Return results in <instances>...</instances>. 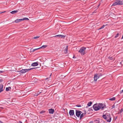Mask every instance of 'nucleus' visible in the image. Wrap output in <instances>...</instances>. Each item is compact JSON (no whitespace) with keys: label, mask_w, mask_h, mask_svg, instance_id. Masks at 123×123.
I'll use <instances>...</instances> for the list:
<instances>
[{"label":"nucleus","mask_w":123,"mask_h":123,"mask_svg":"<svg viewBox=\"0 0 123 123\" xmlns=\"http://www.w3.org/2000/svg\"><path fill=\"white\" fill-rule=\"evenodd\" d=\"M86 48L85 47H81L79 51L78 52L81 54V55H83L86 53L85 50Z\"/></svg>","instance_id":"nucleus-3"},{"label":"nucleus","mask_w":123,"mask_h":123,"mask_svg":"<svg viewBox=\"0 0 123 123\" xmlns=\"http://www.w3.org/2000/svg\"><path fill=\"white\" fill-rule=\"evenodd\" d=\"M93 107L94 110L97 111L100 109L102 110H104V108H106V106L102 103H99L98 104H94L93 105Z\"/></svg>","instance_id":"nucleus-1"},{"label":"nucleus","mask_w":123,"mask_h":123,"mask_svg":"<svg viewBox=\"0 0 123 123\" xmlns=\"http://www.w3.org/2000/svg\"><path fill=\"white\" fill-rule=\"evenodd\" d=\"M112 108H115V106L114 105H113L112 106Z\"/></svg>","instance_id":"nucleus-32"},{"label":"nucleus","mask_w":123,"mask_h":123,"mask_svg":"<svg viewBox=\"0 0 123 123\" xmlns=\"http://www.w3.org/2000/svg\"><path fill=\"white\" fill-rule=\"evenodd\" d=\"M22 21V19H16L15 21V22L16 23H18L20 22L21 21Z\"/></svg>","instance_id":"nucleus-13"},{"label":"nucleus","mask_w":123,"mask_h":123,"mask_svg":"<svg viewBox=\"0 0 123 123\" xmlns=\"http://www.w3.org/2000/svg\"><path fill=\"white\" fill-rule=\"evenodd\" d=\"M92 104V102H89L87 104V105L88 106H90Z\"/></svg>","instance_id":"nucleus-19"},{"label":"nucleus","mask_w":123,"mask_h":123,"mask_svg":"<svg viewBox=\"0 0 123 123\" xmlns=\"http://www.w3.org/2000/svg\"><path fill=\"white\" fill-rule=\"evenodd\" d=\"M115 97H113V98H110L109 99V100L111 101L114 100H115Z\"/></svg>","instance_id":"nucleus-20"},{"label":"nucleus","mask_w":123,"mask_h":123,"mask_svg":"<svg viewBox=\"0 0 123 123\" xmlns=\"http://www.w3.org/2000/svg\"><path fill=\"white\" fill-rule=\"evenodd\" d=\"M105 25H103L102 27H101L99 29V30H100L101 29H102L104 28V27H105Z\"/></svg>","instance_id":"nucleus-28"},{"label":"nucleus","mask_w":123,"mask_h":123,"mask_svg":"<svg viewBox=\"0 0 123 123\" xmlns=\"http://www.w3.org/2000/svg\"><path fill=\"white\" fill-rule=\"evenodd\" d=\"M86 111H85L83 113H82L81 115L80 116V118L81 119V118H82L84 116H85V115H86Z\"/></svg>","instance_id":"nucleus-12"},{"label":"nucleus","mask_w":123,"mask_h":123,"mask_svg":"<svg viewBox=\"0 0 123 123\" xmlns=\"http://www.w3.org/2000/svg\"><path fill=\"white\" fill-rule=\"evenodd\" d=\"M99 6H100V4H99V5H98V7Z\"/></svg>","instance_id":"nucleus-45"},{"label":"nucleus","mask_w":123,"mask_h":123,"mask_svg":"<svg viewBox=\"0 0 123 123\" xmlns=\"http://www.w3.org/2000/svg\"><path fill=\"white\" fill-rule=\"evenodd\" d=\"M39 49V48H38V49H34V50L33 51H35L36 50H37Z\"/></svg>","instance_id":"nucleus-33"},{"label":"nucleus","mask_w":123,"mask_h":123,"mask_svg":"<svg viewBox=\"0 0 123 123\" xmlns=\"http://www.w3.org/2000/svg\"><path fill=\"white\" fill-rule=\"evenodd\" d=\"M38 65V62H36L33 63L32 64L31 66H37Z\"/></svg>","instance_id":"nucleus-10"},{"label":"nucleus","mask_w":123,"mask_h":123,"mask_svg":"<svg viewBox=\"0 0 123 123\" xmlns=\"http://www.w3.org/2000/svg\"><path fill=\"white\" fill-rule=\"evenodd\" d=\"M93 123V122L92 121H91L89 123Z\"/></svg>","instance_id":"nucleus-35"},{"label":"nucleus","mask_w":123,"mask_h":123,"mask_svg":"<svg viewBox=\"0 0 123 123\" xmlns=\"http://www.w3.org/2000/svg\"><path fill=\"white\" fill-rule=\"evenodd\" d=\"M48 79V78H46L45 79V80H47Z\"/></svg>","instance_id":"nucleus-43"},{"label":"nucleus","mask_w":123,"mask_h":123,"mask_svg":"<svg viewBox=\"0 0 123 123\" xmlns=\"http://www.w3.org/2000/svg\"><path fill=\"white\" fill-rule=\"evenodd\" d=\"M58 35H56V36H54V37H58Z\"/></svg>","instance_id":"nucleus-31"},{"label":"nucleus","mask_w":123,"mask_h":123,"mask_svg":"<svg viewBox=\"0 0 123 123\" xmlns=\"http://www.w3.org/2000/svg\"><path fill=\"white\" fill-rule=\"evenodd\" d=\"M123 92V90H121V92H120V93H122Z\"/></svg>","instance_id":"nucleus-38"},{"label":"nucleus","mask_w":123,"mask_h":123,"mask_svg":"<svg viewBox=\"0 0 123 123\" xmlns=\"http://www.w3.org/2000/svg\"><path fill=\"white\" fill-rule=\"evenodd\" d=\"M68 46H67L66 47V48L65 49V53H67V51H68Z\"/></svg>","instance_id":"nucleus-18"},{"label":"nucleus","mask_w":123,"mask_h":123,"mask_svg":"<svg viewBox=\"0 0 123 123\" xmlns=\"http://www.w3.org/2000/svg\"><path fill=\"white\" fill-rule=\"evenodd\" d=\"M49 112L50 114H53L54 112V110L52 109H50L49 110Z\"/></svg>","instance_id":"nucleus-9"},{"label":"nucleus","mask_w":123,"mask_h":123,"mask_svg":"<svg viewBox=\"0 0 123 123\" xmlns=\"http://www.w3.org/2000/svg\"><path fill=\"white\" fill-rule=\"evenodd\" d=\"M22 21L23 20H29V19L28 18H22Z\"/></svg>","instance_id":"nucleus-22"},{"label":"nucleus","mask_w":123,"mask_h":123,"mask_svg":"<svg viewBox=\"0 0 123 123\" xmlns=\"http://www.w3.org/2000/svg\"><path fill=\"white\" fill-rule=\"evenodd\" d=\"M19 123H22V122L21 121H19Z\"/></svg>","instance_id":"nucleus-40"},{"label":"nucleus","mask_w":123,"mask_h":123,"mask_svg":"<svg viewBox=\"0 0 123 123\" xmlns=\"http://www.w3.org/2000/svg\"><path fill=\"white\" fill-rule=\"evenodd\" d=\"M119 35V33L117 34V35L115 37V38H117L118 36Z\"/></svg>","instance_id":"nucleus-24"},{"label":"nucleus","mask_w":123,"mask_h":123,"mask_svg":"<svg viewBox=\"0 0 123 123\" xmlns=\"http://www.w3.org/2000/svg\"><path fill=\"white\" fill-rule=\"evenodd\" d=\"M104 118L106 120L107 122H110L111 121V118L109 113H107L103 116Z\"/></svg>","instance_id":"nucleus-2"},{"label":"nucleus","mask_w":123,"mask_h":123,"mask_svg":"<svg viewBox=\"0 0 123 123\" xmlns=\"http://www.w3.org/2000/svg\"><path fill=\"white\" fill-rule=\"evenodd\" d=\"M122 39H123V35L122 36Z\"/></svg>","instance_id":"nucleus-42"},{"label":"nucleus","mask_w":123,"mask_h":123,"mask_svg":"<svg viewBox=\"0 0 123 123\" xmlns=\"http://www.w3.org/2000/svg\"><path fill=\"white\" fill-rule=\"evenodd\" d=\"M38 95V94H36V95L35 94V95H34V96H37Z\"/></svg>","instance_id":"nucleus-41"},{"label":"nucleus","mask_w":123,"mask_h":123,"mask_svg":"<svg viewBox=\"0 0 123 123\" xmlns=\"http://www.w3.org/2000/svg\"><path fill=\"white\" fill-rule=\"evenodd\" d=\"M4 72L3 71H0V74L2 73H3Z\"/></svg>","instance_id":"nucleus-30"},{"label":"nucleus","mask_w":123,"mask_h":123,"mask_svg":"<svg viewBox=\"0 0 123 123\" xmlns=\"http://www.w3.org/2000/svg\"><path fill=\"white\" fill-rule=\"evenodd\" d=\"M58 37L59 38H63L65 37V36L63 35H58Z\"/></svg>","instance_id":"nucleus-14"},{"label":"nucleus","mask_w":123,"mask_h":123,"mask_svg":"<svg viewBox=\"0 0 123 123\" xmlns=\"http://www.w3.org/2000/svg\"><path fill=\"white\" fill-rule=\"evenodd\" d=\"M45 112V111H41L40 113H41V114H42V113H44Z\"/></svg>","instance_id":"nucleus-25"},{"label":"nucleus","mask_w":123,"mask_h":123,"mask_svg":"<svg viewBox=\"0 0 123 123\" xmlns=\"http://www.w3.org/2000/svg\"><path fill=\"white\" fill-rule=\"evenodd\" d=\"M82 113V112L80 111L76 110V116L78 117H79L80 115Z\"/></svg>","instance_id":"nucleus-5"},{"label":"nucleus","mask_w":123,"mask_h":123,"mask_svg":"<svg viewBox=\"0 0 123 123\" xmlns=\"http://www.w3.org/2000/svg\"><path fill=\"white\" fill-rule=\"evenodd\" d=\"M0 122L1 123H4L2 122L1 121H0Z\"/></svg>","instance_id":"nucleus-39"},{"label":"nucleus","mask_w":123,"mask_h":123,"mask_svg":"<svg viewBox=\"0 0 123 123\" xmlns=\"http://www.w3.org/2000/svg\"><path fill=\"white\" fill-rule=\"evenodd\" d=\"M123 4V2L120 0H117V2L113 3L112 6H115L117 5H121Z\"/></svg>","instance_id":"nucleus-4"},{"label":"nucleus","mask_w":123,"mask_h":123,"mask_svg":"<svg viewBox=\"0 0 123 123\" xmlns=\"http://www.w3.org/2000/svg\"><path fill=\"white\" fill-rule=\"evenodd\" d=\"M69 113L70 116H73L74 115V111L73 110H70Z\"/></svg>","instance_id":"nucleus-6"},{"label":"nucleus","mask_w":123,"mask_h":123,"mask_svg":"<svg viewBox=\"0 0 123 123\" xmlns=\"http://www.w3.org/2000/svg\"><path fill=\"white\" fill-rule=\"evenodd\" d=\"M76 106L78 107H81V105H76Z\"/></svg>","instance_id":"nucleus-29"},{"label":"nucleus","mask_w":123,"mask_h":123,"mask_svg":"<svg viewBox=\"0 0 123 123\" xmlns=\"http://www.w3.org/2000/svg\"><path fill=\"white\" fill-rule=\"evenodd\" d=\"M11 88L10 87H6V91H8L10 89H11Z\"/></svg>","instance_id":"nucleus-16"},{"label":"nucleus","mask_w":123,"mask_h":123,"mask_svg":"<svg viewBox=\"0 0 123 123\" xmlns=\"http://www.w3.org/2000/svg\"><path fill=\"white\" fill-rule=\"evenodd\" d=\"M47 45H43L41 47H40V48H42L43 49H44V48H45L47 47Z\"/></svg>","instance_id":"nucleus-17"},{"label":"nucleus","mask_w":123,"mask_h":123,"mask_svg":"<svg viewBox=\"0 0 123 123\" xmlns=\"http://www.w3.org/2000/svg\"><path fill=\"white\" fill-rule=\"evenodd\" d=\"M109 59H110V60H114V58H113L112 57H109Z\"/></svg>","instance_id":"nucleus-21"},{"label":"nucleus","mask_w":123,"mask_h":123,"mask_svg":"<svg viewBox=\"0 0 123 123\" xmlns=\"http://www.w3.org/2000/svg\"><path fill=\"white\" fill-rule=\"evenodd\" d=\"M123 111V109L122 108L121 109V111H120V112H121L122 111Z\"/></svg>","instance_id":"nucleus-37"},{"label":"nucleus","mask_w":123,"mask_h":123,"mask_svg":"<svg viewBox=\"0 0 123 123\" xmlns=\"http://www.w3.org/2000/svg\"><path fill=\"white\" fill-rule=\"evenodd\" d=\"M98 75V77L99 78V77H100L101 76H102V75L100 73L99 74H97Z\"/></svg>","instance_id":"nucleus-23"},{"label":"nucleus","mask_w":123,"mask_h":123,"mask_svg":"<svg viewBox=\"0 0 123 123\" xmlns=\"http://www.w3.org/2000/svg\"><path fill=\"white\" fill-rule=\"evenodd\" d=\"M6 12V11H4V12H0V13H4V12Z\"/></svg>","instance_id":"nucleus-34"},{"label":"nucleus","mask_w":123,"mask_h":123,"mask_svg":"<svg viewBox=\"0 0 123 123\" xmlns=\"http://www.w3.org/2000/svg\"><path fill=\"white\" fill-rule=\"evenodd\" d=\"M51 74H50V77L51 76Z\"/></svg>","instance_id":"nucleus-44"},{"label":"nucleus","mask_w":123,"mask_h":123,"mask_svg":"<svg viewBox=\"0 0 123 123\" xmlns=\"http://www.w3.org/2000/svg\"><path fill=\"white\" fill-rule=\"evenodd\" d=\"M18 10H16V11H13L10 12V13H11L12 14H13L15 13H17L18 12Z\"/></svg>","instance_id":"nucleus-15"},{"label":"nucleus","mask_w":123,"mask_h":123,"mask_svg":"<svg viewBox=\"0 0 123 123\" xmlns=\"http://www.w3.org/2000/svg\"><path fill=\"white\" fill-rule=\"evenodd\" d=\"M3 85H0V93L3 90Z\"/></svg>","instance_id":"nucleus-11"},{"label":"nucleus","mask_w":123,"mask_h":123,"mask_svg":"<svg viewBox=\"0 0 123 123\" xmlns=\"http://www.w3.org/2000/svg\"><path fill=\"white\" fill-rule=\"evenodd\" d=\"M99 78L98 75L97 74H94V80L96 81L97 79Z\"/></svg>","instance_id":"nucleus-7"},{"label":"nucleus","mask_w":123,"mask_h":123,"mask_svg":"<svg viewBox=\"0 0 123 123\" xmlns=\"http://www.w3.org/2000/svg\"><path fill=\"white\" fill-rule=\"evenodd\" d=\"M31 68L28 69H29V71L31 70H32V69H35V68Z\"/></svg>","instance_id":"nucleus-27"},{"label":"nucleus","mask_w":123,"mask_h":123,"mask_svg":"<svg viewBox=\"0 0 123 123\" xmlns=\"http://www.w3.org/2000/svg\"><path fill=\"white\" fill-rule=\"evenodd\" d=\"M29 71V69H22L19 72H21V73H25Z\"/></svg>","instance_id":"nucleus-8"},{"label":"nucleus","mask_w":123,"mask_h":123,"mask_svg":"<svg viewBox=\"0 0 123 123\" xmlns=\"http://www.w3.org/2000/svg\"><path fill=\"white\" fill-rule=\"evenodd\" d=\"M39 37V36H37V37H34L33 38L34 39H37Z\"/></svg>","instance_id":"nucleus-26"},{"label":"nucleus","mask_w":123,"mask_h":123,"mask_svg":"<svg viewBox=\"0 0 123 123\" xmlns=\"http://www.w3.org/2000/svg\"><path fill=\"white\" fill-rule=\"evenodd\" d=\"M41 93V92H40L39 93V94H40Z\"/></svg>","instance_id":"nucleus-46"},{"label":"nucleus","mask_w":123,"mask_h":123,"mask_svg":"<svg viewBox=\"0 0 123 123\" xmlns=\"http://www.w3.org/2000/svg\"><path fill=\"white\" fill-rule=\"evenodd\" d=\"M3 81V80L2 79L0 80V82H2Z\"/></svg>","instance_id":"nucleus-36"}]
</instances>
